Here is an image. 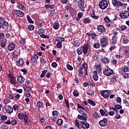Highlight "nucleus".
<instances>
[{
    "label": "nucleus",
    "instance_id": "nucleus-30",
    "mask_svg": "<svg viewBox=\"0 0 129 129\" xmlns=\"http://www.w3.org/2000/svg\"><path fill=\"white\" fill-rule=\"evenodd\" d=\"M83 68L81 67H80V68L78 69V76H79V77L83 76Z\"/></svg>",
    "mask_w": 129,
    "mask_h": 129
},
{
    "label": "nucleus",
    "instance_id": "nucleus-33",
    "mask_svg": "<svg viewBox=\"0 0 129 129\" xmlns=\"http://www.w3.org/2000/svg\"><path fill=\"white\" fill-rule=\"evenodd\" d=\"M117 39H118V37H117V36L112 37V42H111L112 45H114L116 43H117Z\"/></svg>",
    "mask_w": 129,
    "mask_h": 129
},
{
    "label": "nucleus",
    "instance_id": "nucleus-19",
    "mask_svg": "<svg viewBox=\"0 0 129 129\" xmlns=\"http://www.w3.org/2000/svg\"><path fill=\"white\" fill-rule=\"evenodd\" d=\"M8 43V40L6 38H3V40L1 41V47L3 49H5L6 48V46L7 43Z\"/></svg>",
    "mask_w": 129,
    "mask_h": 129
},
{
    "label": "nucleus",
    "instance_id": "nucleus-43",
    "mask_svg": "<svg viewBox=\"0 0 129 129\" xmlns=\"http://www.w3.org/2000/svg\"><path fill=\"white\" fill-rule=\"evenodd\" d=\"M74 46L77 48L80 46V44L79 43V41L78 40H75L74 42Z\"/></svg>",
    "mask_w": 129,
    "mask_h": 129
},
{
    "label": "nucleus",
    "instance_id": "nucleus-22",
    "mask_svg": "<svg viewBox=\"0 0 129 129\" xmlns=\"http://www.w3.org/2000/svg\"><path fill=\"white\" fill-rule=\"evenodd\" d=\"M120 17L121 18H123L124 19H126L127 17H129V12L127 11H124L123 13L120 14Z\"/></svg>",
    "mask_w": 129,
    "mask_h": 129
},
{
    "label": "nucleus",
    "instance_id": "nucleus-7",
    "mask_svg": "<svg viewBox=\"0 0 129 129\" xmlns=\"http://www.w3.org/2000/svg\"><path fill=\"white\" fill-rule=\"evenodd\" d=\"M84 0H79L78 3V7L82 12L85 11V7L84 6Z\"/></svg>",
    "mask_w": 129,
    "mask_h": 129
},
{
    "label": "nucleus",
    "instance_id": "nucleus-58",
    "mask_svg": "<svg viewBox=\"0 0 129 129\" xmlns=\"http://www.w3.org/2000/svg\"><path fill=\"white\" fill-rule=\"evenodd\" d=\"M40 37L41 38H43V39H49V38H50V37L46 36V35H45L44 34H42L41 35H40Z\"/></svg>",
    "mask_w": 129,
    "mask_h": 129
},
{
    "label": "nucleus",
    "instance_id": "nucleus-44",
    "mask_svg": "<svg viewBox=\"0 0 129 129\" xmlns=\"http://www.w3.org/2000/svg\"><path fill=\"white\" fill-rule=\"evenodd\" d=\"M27 19L28 22H29L30 24H34V21H33V20H32V19L31 18L30 16L27 15Z\"/></svg>",
    "mask_w": 129,
    "mask_h": 129
},
{
    "label": "nucleus",
    "instance_id": "nucleus-49",
    "mask_svg": "<svg viewBox=\"0 0 129 129\" xmlns=\"http://www.w3.org/2000/svg\"><path fill=\"white\" fill-rule=\"evenodd\" d=\"M81 67V68H83V70L85 69H87L88 68V66L87 65V63H86V62H84L82 64V67Z\"/></svg>",
    "mask_w": 129,
    "mask_h": 129
},
{
    "label": "nucleus",
    "instance_id": "nucleus-28",
    "mask_svg": "<svg viewBox=\"0 0 129 129\" xmlns=\"http://www.w3.org/2000/svg\"><path fill=\"white\" fill-rule=\"evenodd\" d=\"M88 47L89 46L88 44H86L82 47V48L83 49V52L85 54H87V52L88 51Z\"/></svg>",
    "mask_w": 129,
    "mask_h": 129
},
{
    "label": "nucleus",
    "instance_id": "nucleus-59",
    "mask_svg": "<svg viewBox=\"0 0 129 129\" xmlns=\"http://www.w3.org/2000/svg\"><path fill=\"white\" fill-rule=\"evenodd\" d=\"M11 124H12V125H16V124H18V121L16 119H14L11 121Z\"/></svg>",
    "mask_w": 129,
    "mask_h": 129
},
{
    "label": "nucleus",
    "instance_id": "nucleus-40",
    "mask_svg": "<svg viewBox=\"0 0 129 129\" xmlns=\"http://www.w3.org/2000/svg\"><path fill=\"white\" fill-rule=\"evenodd\" d=\"M87 101L88 103H89V104H91V105H92V106H95V105H96L95 102L93 101L92 100L88 99Z\"/></svg>",
    "mask_w": 129,
    "mask_h": 129
},
{
    "label": "nucleus",
    "instance_id": "nucleus-31",
    "mask_svg": "<svg viewBox=\"0 0 129 129\" xmlns=\"http://www.w3.org/2000/svg\"><path fill=\"white\" fill-rule=\"evenodd\" d=\"M91 22V20H90V18L89 17H86L83 20V23H84V24H90Z\"/></svg>",
    "mask_w": 129,
    "mask_h": 129
},
{
    "label": "nucleus",
    "instance_id": "nucleus-6",
    "mask_svg": "<svg viewBox=\"0 0 129 129\" xmlns=\"http://www.w3.org/2000/svg\"><path fill=\"white\" fill-rule=\"evenodd\" d=\"M100 42L101 46H102V48H105V47H106L108 43L107 38H106V37H102L100 40Z\"/></svg>",
    "mask_w": 129,
    "mask_h": 129
},
{
    "label": "nucleus",
    "instance_id": "nucleus-5",
    "mask_svg": "<svg viewBox=\"0 0 129 129\" xmlns=\"http://www.w3.org/2000/svg\"><path fill=\"white\" fill-rule=\"evenodd\" d=\"M112 5H113V7H116L117 9L121 8V7H123V3L117 0H112Z\"/></svg>",
    "mask_w": 129,
    "mask_h": 129
},
{
    "label": "nucleus",
    "instance_id": "nucleus-29",
    "mask_svg": "<svg viewBox=\"0 0 129 129\" xmlns=\"http://www.w3.org/2000/svg\"><path fill=\"white\" fill-rule=\"evenodd\" d=\"M55 41L57 42L56 46L58 49H61L62 48V42L60 41V40H58L57 39H55Z\"/></svg>",
    "mask_w": 129,
    "mask_h": 129
},
{
    "label": "nucleus",
    "instance_id": "nucleus-13",
    "mask_svg": "<svg viewBox=\"0 0 129 129\" xmlns=\"http://www.w3.org/2000/svg\"><path fill=\"white\" fill-rule=\"evenodd\" d=\"M99 112L102 116H108V111H107V110H106V109H104V110L102 109H100Z\"/></svg>",
    "mask_w": 129,
    "mask_h": 129
},
{
    "label": "nucleus",
    "instance_id": "nucleus-64",
    "mask_svg": "<svg viewBox=\"0 0 129 129\" xmlns=\"http://www.w3.org/2000/svg\"><path fill=\"white\" fill-rule=\"evenodd\" d=\"M1 128L2 129H8L9 128V127L8 126V125L3 124L2 126H1Z\"/></svg>",
    "mask_w": 129,
    "mask_h": 129
},
{
    "label": "nucleus",
    "instance_id": "nucleus-35",
    "mask_svg": "<svg viewBox=\"0 0 129 129\" xmlns=\"http://www.w3.org/2000/svg\"><path fill=\"white\" fill-rule=\"evenodd\" d=\"M17 8H19V9H20V10H21L22 11H24V10H25V7L20 2H18L17 3Z\"/></svg>",
    "mask_w": 129,
    "mask_h": 129
},
{
    "label": "nucleus",
    "instance_id": "nucleus-53",
    "mask_svg": "<svg viewBox=\"0 0 129 129\" xmlns=\"http://www.w3.org/2000/svg\"><path fill=\"white\" fill-rule=\"evenodd\" d=\"M58 113H59V112H58L57 111H53L52 115L53 117L56 118V117L58 115Z\"/></svg>",
    "mask_w": 129,
    "mask_h": 129
},
{
    "label": "nucleus",
    "instance_id": "nucleus-55",
    "mask_svg": "<svg viewBox=\"0 0 129 129\" xmlns=\"http://www.w3.org/2000/svg\"><path fill=\"white\" fill-rule=\"evenodd\" d=\"M96 37H97V34H96L95 33H93V34L91 36V39L93 40H96V39H97Z\"/></svg>",
    "mask_w": 129,
    "mask_h": 129
},
{
    "label": "nucleus",
    "instance_id": "nucleus-9",
    "mask_svg": "<svg viewBox=\"0 0 129 129\" xmlns=\"http://www.w3.org/2000/svg\"><path fill=\"white\" fill-rule=\"evenodd\" d=\"M100 94L103 96V98H107L110 96V91L108 90H104L100 92Z\"/></svg>",
    "mask_w": 129,
    "mask_h": 129
},
{
    "label": "nucleus",
    "instance_id": "nucleus-47",
    "mask_svg": "<svg viewBox=\"0 0 129 129\" xmlns=\"http://www.w3.org/2000/svg\"><path fill=\"white\" fill-rule=\"evenodd\" d=\"M73 95L75 96V97H78L79 96V93L77 90H74L73 92Z\"/></svg>",
    "mask_w": 129,
    "mask_h": 129
},
{
    "label": "nucleus",
    "instance_id": "nucleus-25",
    "mask_svg": "<svg viewBox=\"0 0 129 129\" xmlns=\"http://www.w3.org/2000/svg\"><path fill=\"white\" fill-rule=\"evenodd\" d=\"M15 48H16V45H15V44L14 43H10L8 45V50L9 51H14Z\"/></svg>",
    "mask_w": 129,
    "mask_h": 129
},
{
    "label": "nucleus",
    "instance_id": "nucleus-16",
    "mask_svg": "<svg viewBox=\"0 0 129 129\" xmlns=\"http://www.w3.org/2000/svg\"><path fill=\"white\" fill-rule=\"evenodd\" d=\"M15 14L18 17H24V16L25 15V13H24V12H23L22 11H21V10H15Z\"/></svg>",
    "mask_w": 129,
    "mask_h": 129
},
{
    "label": "nucleus",
    "instance_id": "nucleus-41",
    "mask_svg": "<svg viewBox=\"0 0 129 129\" xmlns=\"http://www.w3.org/2000/svg\"><path fill=\"white\" fill-rule=\"evenodd\" d=\"M18 117L19 119H24V117H25V114L23 112L19 113L18 114Z\"/></svg>",
    "mask_w": 129,
    "mask_h": 129
},
{
    "label": "nucleus",
    "instance_id": "nucleus-15",
    "mask_svg": "<svg viewBox=\"0 0 129 129\" xmlns=\"http://www.w3.org/2000/svg\"><path fill=\"white\" fill-rule=\"evenodd\" d=\"M99 123L100 126H106V124H107V119H106V118H103L99 121Z\"/></svg>",
    "mask_w": 129,
    "mask_h": 129
},
{
    "label": "nucleus",
    "instance_id": "nucleus-62",
    "mask_svg": "<svg viewBox=\"0 0 129 129\" xmlns=\"http://www.w3.org/2000/svg\"><path fill=\"white\" fill-rule=\"evenodd\" d=\"M115 108L116 109H121L122 108V106L120 105H115Z\"/></svg>",
    "mask_w": 129,
    "mask_h": 129
},
{
    "label": "nucleus",
    "instance_id": "nucleus-1",
    "mask_svg": "<svg viewBox=\"0 0 129 129\" xmlns=\"http://www.w3.org/2000/svg\"><path fill=\"white\" fill-rule=\"evenodd\" d=\"M129 71V67L126 66H124L123 67L120 68L118 69V72L120 74L123 75V78H129V74L126 72H128Z\"/></svg>",
    "mask_w": 129,
    "mask_h": 129
},
{
    "label": "nucleus",
    "instance_id": "nucleus-24",
    "mask_svg": "<svg viewBox=\"0 0 129 129\" xmlns=\"http://www.w3.org/2000/svg\"><path fill=\"white\" fill-rule=\"evenodd\" d=\"M101 62L106 65V64H108L109 63V59L106 57H104L101 59Z\"/></svg>",
    "mask_w": 129,
    "mask_h": 129
},
{
    "label": "nucleus",
    "instance_id": "nucleus-32",
    "mask_svg": "<svg viewBox=\"0 0 129 129\" xmlns=\"http://www.w3.org/2000/svg\"><path fill=\"white\" fill-rule=\"evenodd\" d=\"M24 90L26 92L31 91L32 90V88L29 85H25L23 87Z\"/></svg>",
    "mask_w": 129,
    "mask_h": 129
},
{
    "label": "nucleus",
    "instance_id": "nucleus-46",
    "mask_svg": "<svg viewBox=\"0 0 129 129\" xmlns=\"http://www.w3.org/2000/svg\"><path fill=\"white\" fill-rule=\"evenodd\" d=\"M55 39H56L57 40H59L60 42H64L65 41V38H64V37L60 36H56Z\"/></svg>",
    "mask_w": 129,
    "mask_h": 129
},
{
    "label": "nucleus",
    "instance_id": "nucleus-3",
    "mask_svg": "<svg viewBox=\"0 0 129 129\" xmlns=\"http://www.w3.org/2000/svg\"><path fill=\"white\" fill-rule=\"evenodd\" d=\"M99 7L101 10H105L107 7H108V4L107 3V1L103 0L101 1L99 3Z\"/></svg>",
    "mask_w": 129,
    "mask_h": 129
},
{
    "label": "nucleus",
    "instance_id": "nucleus-39",
    "mask_svg": "<svg viewBox=\"0 0 129 129\" xmlns=\"http://www.w3.org/2000/svg\"><path fill=\"white\" fill-rule=\"evenodd\" d=\"M46 32V31H45V29H40L37 32V33L38 35H41V34H44Z\"/></svg>",
    "mask_w": 129,
    "mask_h": 129
},
{
    "label": "nucleus",
    "instance_id": "nucleus-8",
    "mask_svg": "<svg viewBox=\"0 0 129 129\" xmlns=\"http://www.w3.org/2000/svg\"><path fill=\"white\" fill-rule=\"evenodd\" d=\"M103 74L106 76H110L112 75L113 74V70L112 69H110V68L105 69L103 71Z\"/></svg>",
    "mask_w": 129,
    "mask_h": 129
},
{
    "label": "nucleus",
    "instance_id": "nucleus-57",
    "mask_svg": "<svg viewBox=\"0 0 129 129\" xmlns=\"http://www.w3.org/2000/svg\"><path fill=\"white\" fill-rule=\"evenodd\" d=\"M111 63L113 65H116V64L117 63V60L116 59H112L111 60Z\"/></svg>",
    "mask_w": 129,
    "mask_h": 129
},
{
    "label": "nucleus",
    "instance_id": "nucleus-61",
    "mask_svg": "<svg viewBox=\"0 0 129 129\" xmlns=\"http://www.w3.org/2000/svg\"><path fill=\"white\" fill-rule=\"evenodd\" d=\"M51 66L52 67H53V68H57V67L58 66V64L57 63V62H53L51 63Z\"/></svg>",
    "mask_w": 129,
    "mask_h": 129
},
{
    "label": "nucleus",
    "instance_id": "nucleus-52",
    "mask_svg": "<svg viewBox=\"0 0 129 129\" xmlns=\"http://www.w3.org/2000/svg\"><path fill=\"white\" fill-rule=\"evenodd\" d=\"M110 81L113 83L115 82V81H116V76H113L112 77H111L110 78Z\"/></svg>",
    "mask_w": 129,
    "mask_h": 129
},
{
    "label": "nucleus",
    "instance_id": "nucleus-21",
    "mask_svg": "<svg viewBox=\"0 0 129 129\" xmlns=\"http://www.w3.org/2000/svg\"><path fill=\"white\" fill-rule=\"evenodd\" d=\"M120 42L121 43H122V44H124L125 45L126 44H128L129 40L127 38L125 37L124 36H122L121 38Z\"/></svg>",
    "mask_w": 129,
    "mask_h": 129
},
{
    "label": "nucleus",
    "instance_id": "nucleus-2",
    "mask_svg": "<svg viewBox=\"0 0 129 129\" xmlns=\"http://www.w3.org/2000/svg\"><path fill=\"white\" fill-rule=\"evenodd\" d=\"M79 112L80 113V114L82 115H78V119H80L82 120H84L85 121H86L87 120V114L86 113L84 112L82 109H79L78 110Z\"/></svg>",
    "mask_w": 129,
    "mask_h": 129
},
{
    "label": "nucleus",
    "instance_id": "nucleus-45",
    "mask_svg": "<svg viewBox=\"0 0 129 129\" xmlns=\"http://www.w3.org/2000/svg\"><path fill=\"white\" fill-rule=\"evenodd\" d=\"M104 21H105V22L106 23H107V24H109V23H110V19H109V17L108 16H106L104 18Z\"/></svg>",
    "mask_w": 129,
    "mask_h": 129
},
{
    "label": "nucleus",
    "instance_id": "nucleus-20",
    "mask_svg": "<svg viewBox=\"0 0 129 129\" xmlns=\"http://www.w3.org/2000/svg\"><path fill=\"white\" fill-rule=\"evenodd\" d=\"M20 42L22 48L26 47V38L20 37Z\"/></svg>",
    "mask_w": 129,
    "mask_h": 129
},
{
    "label": "nucleus",
    "instance_id": "nucleus-63",
    "mask_svg": "<svg viewBox=\"0 0 129 129\" xmlns=\"http://www.w3.org/2000/svg\"><path fill=\"white\" fill-rule=\"evenodd\" d=\"M3 39L5 38V33L3 32L0 33V40H3Z\"/></svg>",
    "mask_w": 129,
    "mask_h": 129
},
{
    "label": "nucleus",
    "instance_id": "nucleus-36",
    "mask_svg": "<svg viewBox=\"0 0 129 129\" xmlns=\"http://www.w3.org/2000/svg\"><path fill=\"white\" fill-rule=\"evenodd\" d=\"M77 53L78 55H81L82 53H83V49H82V47H79L77 49Z\"/></svg>",
    "mask_w": 129,
    "mask_h": 129
},
{
    "label": "nucleus",
    "instance_id": "nucleus-10",
    "mask_svg": "<svg viewBox=\"0 0 129 129\" xmlns=\"http://www.w3.org/2000/svg\"><path fill=\"white\" fill-rule=\"evenodd\" d=\"M97 29L98 30V32L100 33L101 34H104L106 30H105V28L102 25H99L97 26Z\"/></svg>",
    "mask_w": 129,
    "mask_h": 129
},
{
    "label": "nucleus",
    "instance_id": "nucleus-37",
    "mask_svg": "<svg viewBox=\"0 0 129 129\" xmlns=\"http://www.w3.org/2000/svg\"><path fill=\"white\" fill-rule=\"evenodd\" d=\"M44 8H45V9H54L55 5H45L44 6Z\"/></svg>",
    "mask_w": 129,
    "mask_h": 129
},
{
    "label": "nucleus",
    "instance_id": "nucleus-26",
    "mask_svg": "<svg viewBox=\"0 0 129 129\" xmlns=\"http://www.w3.org/2000/svg\"><path fill=\"white\" fill-rule=\"evenodd\" d=\"M52 27L54 30H58V29L60 28V23H59V22L57 21L53 23Z\"/></svg>",
    "mask_w": 129,
    "mask_h": 129
},
{
    "label": "nucleus",
    "instance_id": "nucleus-50",
    "mask_svg": "<svg viewBox=\"0 0 129 129\" xmlns=\"http://www.w3.org/2000/svg\"><path fill=\"white\" fill-rule=\"evenodd\" d=\"M127 29V27L125 25H121L120 27V30L121 31H125Z\"/></svg>",
    "mask_w": 129,
    "mask_h": 129
},
{
    "label": "nucleus",
    "instance_id": "nucleus-54",
    "mask_svg": "<svg viewBox=\"0 0 129 129\" xmlns=\"http://www.w3.org/2000/svg\"><path fill=\"white\" fill-rule=\"evenodd\" d=\"M57 123L58 125H62L63 123V120H62V119H58L57 120Z\"/></svg>",
    "mask_w": 129,
    "mask_h": 129
},
{
    "label": "nucleus",
    "instance_id": "nucleus-56",
    "mask_svg": "<svg viewBox=\"0 0 129 129\" xmlns=\"http://www.w3.org/2000/svg\"><path fill=\"white\" fill-rule=\"evenodd\" d=\"M89 85L90 86H91V87H95V83H94V81H90Z\"/></svg>",
    "mask_w": 129,
    "mask_h": 129
},
{
    "label": "nucleus",
    "instance_id": "nucleus-48",
    "mask_svg": "<svg viewBox=\"0 0 129 129\" xmlns=\"http://www.w3.org/2000/svg\"><path fill=\"white\" fill-rule=\"evenodd\" d=\"M27 29L29 31H33L35 29V27L33 25H30L28 26Z\"/></svg>",
    "mask_w": 129,
    "mask_h": 129
},
{
    "label": "nucleus",
    "instance_id": "nucleus-42",
    "mask_svg": "<svg viewBox=\"0 0 129 129\" xmlns=\"http://www.w3.org/2000/svg\"><path fill=\"white\" fill-rule=\"evenodd\" d=\"M24 123H27L29 120L28 115L27 114L24 115V117L23 118Z\"/></svg>",
    "mask_w": 129,
    "mask_h": 129
},
{
    "label": "nucleus",
    "instance_id": "nucleus-60",
    "mask_svg": "<svg viewBox=\"0 0 129 129\" xmlns=\"http://www.w3.org/2000/svg\"><path fill=\"white\" fill-rule=\"evenodd\" d=\"M67 68L68 70L72 71L73 70V67H72V66L69 64H67Z\"/></svg>",
    "mask_w": 129,
    "mask_h": 129
},
{
    "label": "nucleus",
    "instance_id": "nucleus-34",
    "mask_svg": "<svg viewBox=\"0 0 129 129\" xmlns=\"http://www.w3.org/2000/svg\"><path fill=\"white\" fill-rule=\"evenodd\" d=\"M37 106L38 108H44V103L40 101H38L37 103Z\"/></svg>",
    "mask_w": 129,
    "mask_h": 129
},
{
    "label": "nucleus",
    "instance_id": "nucleus-18",
    "mask_svg": "<svg viewBox=\"0 0 129 129\" xmlns=\"http://www.w3.org/2000/svg\"><path fill=\"white\" fill-rule=\"evenodd\" d=\"M2 29L5 31H8L9 30V23L6 21H4L2 23Z\"/></svg>",
    "mask_w": 129,
    "mask_h": 129
},
{
    "label": "nucleus",
    "instance_id": "nucleus-17",
    "mask_svg": "<svg viewBox=\"0 0 129 129\" xmlns=\"http://www.w3.org/2000/svg\"><path fill=\"white\" fill-rule=\"evenodd\" d=\"M5 109L8 113H12V112L14 111V109L13 107L9 105L6 106Z\"/></svg>",
    "mask_w": 129,
    "mask_h": 129
},
{
    "label": "nucleus",
    "instance_id": "nucleus-11",
    "mask_svg": "<svg viewBox=\"0 0 129 129\" xmlns=\"http://www.w3.org/2000/svg\"><path fill=\"white\" fill-rule=\"evenodd\" d=\"M81 126L82 128H89V127H90V125H89V123H88V122H87L86 120H84V121H81Z\"/></svg>",
    "mask_w": 129,
    "mask_h": 129
},
{
    "label": "nucleus",
    "instance_id": "nucleus-14",
    "mask_svg": "<svg viewBox=\"0 0 129 129\" xmlns=\"http://www.w3.org/2000/svg\"><path fill=\"white\" fill-rule=\"evenodd\" d=\"M16 63L17 66H19V67H23L25 62H24V60L22 58H20L19 60H17L16 61Z\"/></svg>",
    "mask_w": 129,
    "mask_h": 129
},
{
    "label": "nucleus",
    "instance_id": "nucleus-12",
    "mask_svg": "<svg viewBox=\"0 0 129 129\" xmlns=\"http://www.w3.org/2000/svg\"><path fill=\"white\" fill-rule=\"evenodd\" d=\"M38 59H39V56L37 54H33L31 57V62L33 64H37L38 62Z\"/></svg>",
    "mask_w": 129,
    "mask_h": 129
},
{
    "label": "nucleus",
    "instance_id": "nucleus-27",
    "mask_svg": "<svg viewBox=\"0 0 129 129\" xmlns=\"http://www.w3.org/2000/svg\"><path fill=\"white\" fill-rule=\"evenodd\" d=\"M17 81L19 83H24L25 82V78H23L22 76H18L17 77Z\"/></svg>",
    "mask_w": 129,
    "mask_h": 129
},
{
    "label": "nucleus",
    "instance_id": "nucleus-23",
    "mask_svg": "<svg viewBox=\"0 0 129 129\" xmlns=\"http://www.w3.org/2000/svg\"><path fill=\"white\" fill-rule=\"evenodd\" d=\"M93 79L94 81H97L99 79L98 74H97V71H94L93 72Z\"/></svg>",
    "mask_w": 129,
    "mask_h": 129
},
{
    "label": "nucleus",
    "instance_id": "nucleus-4",
    "mask_svg": "<svg viewBox=\"0 0 129 129\" xmlns=\"http://www.w3.org/2000/svg\"><path fill=\"white\" fill-rule=\"evenodd\" d=\"M8 78L10 82V84H13L15 85V84H17V80L16 79V77H14L13 75H12L11 73H9L8 75Z\"/></svg>",
    "mask_w": 129,
    "mask_h": 129
},
{
    "label": "nucleus",
    "instance_id": "nucleus-38",
    "mask_svg": "<svg viewBox=\"0 0 129 129\" xmlns=\"http://www.w3.org/2000/svg\"><path fill=\"white\" fill-rule=\"evenodd\" d=\"M82 16H83V13L80 12L78 14V16L77 17V21H80V19H81L82 18Z\"/></svg>",
    "mask_w": 129,
    "mask_h": 129
},
{
    "label": "nucleus",
    "instance_id": "nucleus-51",
    "mask_svg": "<svg viewBox=\"0 0 129 129\" xmlns=\"http://www.w3.org/2000/svg\"><path fill=\"white\" fill-rule=\"evenodd\" d=\"M93 47L95 49H98L100 48V44H99V43H98V42L96 43L93 45Z\"/></svg>",
    "mask_w": 129,
    "mask_h": 129
}]
</instances>
